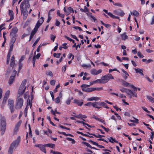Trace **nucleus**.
Listing matches in <instances>:
<instances>
[{
	"label": "nucleus",
	"instance_id": "nucleus-1",
	"mask_svg": "<svg viewBox=\"0 0 154 154\" xmlns=\"http://www.w3.org/2000/svg\"><path fill=\"white\" fill-rule=\"evenodd\" d=\"M6 129V121L5 118L0 114V131L1 135L5 133Z\"/></svg>",
	"mask_w": 154,
	"mask_h": 154
},
{
	"label": "nucleus",
	"instance_id": "nucleus-2",
	"mask_svg": "<svg viewBox=\"0 0 154 154\" xmlns=\"http://www.w3.org/2000/svg\"><path fill=\"white\" fill-rule=\"evenodd\" d=\"M20 141V136H18L16 140L11 144L8 150L9 154H12L14 148L18 146Z\"/></svg>",
	"mask_w": 154,
	"mask_h": 154
},
{
	"label": "nucleus",
	"instance_id": "nucleus-3",
	"mask_svg": "<svg viewBox=\"0 0 154 154\" xmlns=\"http://www.w3.org/2000/svg\"><path fill=\"white\" fill-rule=\"evenodd\" d=\"M20 95H17L15 102V108L17 109H20L23 106L24 100Z\"/></svg>",
	"mask_w": 154,
	"mask_h": 154
},
{
	"label": "nucleus",
	"instance_id": "nucleus-4",
	"mask_svg": "<svg viewBox=\"0 0 154 154\" xmlns=\"http://www.w3.org/2000/svg\"><path fill=\"white\" fill-rule=\"evenodd\" d=\"M26 80L25 79L23 80L20 87L19 89V91L18 92V94L17 95H22L25 92V89L26 88V86L25 87L26 84Z\"/></svg>",
	"mask_w": 154,
	"mask_h": 154
},
{
	"label": "nucleus",
	"instance_id": "nucleus-5",
	"mask_svg": "<svg viewBox=\"0 0 154 154\" xmlns=\"http://www.w3.org/2000/svg\"><path fill=\"white\" fill-rule=\"evenodd\" d=\"M90 84L88 85L86 84H83L81 85V88H82V90L84 91H85L87 92H91L94 91L93 88H88V87L90 86V85H92Z\"/></svg>",
	"mask_w": 154,
	"mask_h": 154
},
{
	"label": "nucleus",
	"instance_id": "nucleus-6",
	"mask_svg": "<svg viewBox=\"0 0 154 154\" xmlns=\"http://www.w3.org/2000/svg\"><path fill=\"white\" fill-rule=\"evenodd\" d=\"M106 103L103 102H93V107L99 109L101 108L102 106H104Z\"/></svg>",
	"mask_w": 154,
	"mask_h": 154
},
{
	"label": "nucleus",
	"instance_id": "nucleus-7",
	"mask_svg": "<svg viewBox=\"0 0 154 154\" xmlns=\"http://www.w3.org/2000/svg\"><path fill=\"white\" fill-rule=\"evenodd\" d=\"M25 5V8H28L30 7L29 1L28 0H24L20 5V8L21 12L23 11V6Z\"/></svg>",
	"mask_w": 154,
	"mask_h": 154
},
{
	"label": "nucleus",
	"instance_id": "nucleus-8",
	"mask_svg": "<svg viewBox=\"0 0 154 154\" xmlns=\"http://www.w3.org/2000/svg\"><path fill=\"white\" fill-rule=\"evenodd\" d=\"M103 83H107L110 79H113V77L110 74H108L102 77Z\"/></svg>",
	"mask_w": 154,
	"mask_h": 154
},
{
	"label": "nucleus",
	"instance_id": "nucleus-9",
	"mask_svg": "<svg viewBox=\"0 0 154 154\" xmlns=\"http://www.w3.org/2000/svg\"><path fill=\"white\" fill-rule=\"evenodd\" d=\"M8 102V105L10 108L11 112L12 113H13L14 111V101L13 100L9 99Z\"/></svg>",
	"mask_w": 154,
	"mask_h": 154
},
{
	"label": "nucleus",
	"instance_id": "nucleus-10",
	"mask_svg": "<svg viewBox=\"0 0 154 154\" xmlns=\"http://www.w3.org/2000/svg\"><path fill=\"white\" fill-rule=\"evenodd\" d=\"M126 93L130 96V97L131 98L132 97H137V93L135 92H133L132 91L128 89V90L126 91Z\"/></svg>",
	"mask_w": 154,
	"mask_h": 154
},
{
	"label": "nucleus",
	"instance_id": "nucleus-11",
	"mask_svg": "<svg viewBox=\"0 0 154 154\" xmlns=\"http://www.w3.org/2000/svg\"><path fill=\"white\" fill-rule=\"evenodd\" d=\"M35 146L36 147H38L40 150L45 153H46V151L45 149V147L46 146L42 144H37L35 145Z\"/></svg>",
	"mask_w": 154,
	"mask_h": 154
},
{
	"label": "nucleus",
	"instance_id": "nucleus-12",
	"mask_svg": "<svg viewBox=\"0 0 154 154\" xmlns=\"http://www.w3.org/2000/svg\"><path fill=\"white\" fill-rule=\"evenodd\" d=\"M18 29L16 27L13 28L11 30L10 33V35L11 36H16V34L17 32Z\"/></svg>",
	"mask_w": 154,
	"mask_h": 154
},
{
	"label": "nucleus",
	"instance_id": "nucleus-13",
	"mask_svg": "<svg viewBox=\"0 0 154 154\" xmlns=\"http://www.w3.org/2000/svg\"><path fill=\"white\" fill-rule=\"evenodd\" d=\"M22 123L21 121H20L15 125V128L14 130V133L16 134L19 130V128Z\"/></svg>",
	"mask_w": 154,
	"mask_h": 154
},
{
	"label": "nucleus",
	"instance_id": "nucleus-14",
	"mask_svg": "<svg viewBox=\"0 0 154 154\" xmlns=\"http://www.w3.org/2000/svg\"><path fill=\"white\" fill-rule=\"evenodd\" d=\"M102 71V70L101 69H100L97 71L95 69H93L91 70V73L93 75H96L101 73Z\"/></svg>",
	"mask_w": 154,
	"mask_h": 154
},
{
	"label": "nucleus",
	"instance_id": "nucleus-15",
	"mask_svg": "<svg viewBox=\"0 0 154 154\" xmlns=\"http://www.w3.org/2000/svg\"><path fill=\"white\" fill-rule=\"evenodd\" d=\"M44 21V18L43 17H41L37 21L35 26L37 28H39L43 22Z\"/></svg>",
	"mask_w": 154,
	"mask_h": 154
},
{
	"label": "nucleus",
	"instance_id": "nucleus-16",
	"mask_svg": "<svg viewBox=\"0 0 154 154\" xmlns=\"http://www.w3.org/2000/svg\"><path fill=\"white\" fill-rule=\"evenodd\" d=\"M74 102L79 106H81L83 103V100H79L75 99L74 100Z\"/></svg>",
	"mask_w": 154,
	"mask_h": 154
},
{
	"label": "nucleus",
	"instance_id": "nucleus-17",
	"mask_svg": "<svg viewBox=\"0 0 154 154\" xmlns=\"http://www.w3.org/2000/svg\"><path fill=\"white\" fill-rule=\"evenodd\" d=\"M9 15L10 16V20H7V22L12 20L14 19V13L13 11L9 10Z\"/></svg>",
	"mask_w": 154,
	"mask_h": 154
},
{
	"label": "nucleus",
	"instance_id": "nucleus-18",
	"mask_svg": "<svg viewBox=\"0 0 154 154\" xmlns=\"http://www.w3.org/2000/svg\"><path fill=\"white\" fill-rule=\"evenodd\" d=\"M103 82L102 80V78L101 79H97L95 81H93L91 83V85H93L94 84L96 83H99L100 84H103Z\"/></svg>",
	"mask_w": 154,
	"mask_h": 154
},
{
	"label": "nucleus",
	"instance_id": "nucleus-19",
	"mask_svg": "<svg viewBox=\"0 0 154 154\" xmlns=\"http://www.w3.org/2000/svg\"><path fill=\"white\" fill-rule=\"evenodd\" d=\"M15 57L14 55H13L11 58V60L10 66L11 67H14L15 65Z\"/></svg>",
	"mask_w": 154,
	"mask_h": 154
},
{
	"label": "nucleus",
	"instance_id": "nucleus-20",
	"mask_svg": "<svg viewBox=\"0 0 154 154\" xmlns=\"http://www.w3.org/2000/svg\"><path fill=\"white\" fill-rule=\"evenodd\" d=\"M99 99V98L96 97H91L88 99V100L90 101L93 100L97 101Z\"/></svg>",
	"mask_w": 154,
	"mask_h": 154
},
{
	"label": "nucleus",
	"instance_id": "nucleus-21",
	"mask_svg": "<svg viewBox=\"0 0 154 154\" xmlns=\"http://www.w3.org/2000/svg\"><path fill=\"white\" fill-rule=\"evenodd\" d=\"M135 70L136 71V72H138L139 73L140 75H143V70L140 69H135Z\"/></svg>",
	"mask_w": 154,
	"mask_h": 154
},
{
	"label": "nucleus",
	"instance_id": "nucleus-22",
	"mask_svg": "<svg viewBox=\"0 0 154 154\" xmlns=\"http://www.w3.org/2000/svg\"><path fill=\"white\" fill-rule=\"evenodd\" d=\"M14 76H10V79L9 80V84L11 85L12 84L13 81L14 80Z\"/></svg>",
	"mask_w": 154,
	"mask_h": 154
},
{
	"label": "nucleus",
	"instance_id": "nucleus-23",
	"mask_svg": "<svg viewBox=\"0 0 154 154\" xmlns=\"http://www.w3.org/2000/svg\"><path fill=\"white\" fill-rule=\"evenodd\" d=\"M12 37L11 38V39L10 43L12 44H14V43L15 42L16 38V37L17 36H11Z\"/></svg>",
	"mask_w": 154,
	"mask_h": 154
},
{
	"label": "nucleus",
	"instance_id": "nucleus-24",
	"mask_svg": "<svg viewBox=\"0 0 154 154\" xmlns=\"http://www.w3.org/2000/svg\"><path fill=\"white\" fill-rule=\"evenodd\" d=\"M131 14H133L134 16L137 17H138L139 15V13L136 10L134 11L133 12H131Z\"/></svg>",
	"mask_w": 154,
	"mask_h": 154
},
{
	"label": "nucleus",
	"instance_id": "nucleus-25",
	"mask_svg": "<svg viewBox=\"0 0 154 154\" xmlns=\"http://www.w3.org/2000/svg\"><path fill=\"white\" fill-rule=\"evenodd\" d=\"M121 38L122 40H125L127 39L128 37V36L126 35V33H125L121 35Z\"/></svg>",
	"mask_w": 154,
	"mask_h": 154
},
{
	"label": "nucleus",
	"instance_id": "nucleus-26",
	"mask_svg": "<svg viewBox=\"0 0 154 154\" xmlns=\"http://www.w3.org/2000/svg\"><path fill=\"white\" fill-rule=\"evenodd\" d=\"M147 98L152 103H154V98L150 96H147Z\"/></svg>",
	"mask_w": 154,
	"mask_h": 154
},
{
	"label": "nucleus",
	"instance_id": "nucleus-27",
	"mask_svg": "<svg viewBox=\"0 0 154 154\" xmlns=\"http://www.w3.org/2000/svg\"><path fill=\"white\" fill-rule=\"evenodd\" d=\"M68 14H67V15L69 14H70V13L71 12L73 13L74 12L73 9L71 7H69L68 8Z\"/></svg>",
	"mask_w": 154,
	"mask_h": 154
},
{
	"label": "nucleus",
	"instance_id": "nucleus-28",
	"mask_svg": "<svg viewBox=\"0 0 154 154\" xmlns=\"http://www.w3.org/2000/svg\"><path fill=\"white\" fill-rule=\"evenodd\" d=\"M39 28H37L36 26H35V27L34 29L32 30L31 33L35 35V33L37 31L38 29Z\"/></svg>",
	"mask_w": 154,
	"mask_h": 154
},
{
	"label": "nucleus",
	"instance_id": "nucleus-29",
	"mask_svg": "<svg viewBox=\"0 0 154 154\" xmlns=\"http://www.w3.org/2000/svg\"><path fill=\"white\" fill-rule=\"evenodd\" d=\"M109 15L113 18H116L117 19H119V17H118L115 16L111 13H109Z\"/></svg>",
	"mask_w": 154,
	"mask_h": 154
},
{
	"label": "nucleus",
	"instance_id": "nucleus-30",
	"mask_svg": "<svg viewBox=\"0 0 154 154\" xmlns=\"http://www.w3.org/2000/svg\"><path fill=\"white\" fill-rule=\"evenodd\" d=\"M61 55V54L60 53H58L57 54V53H54V54H53V56H54V57H56L57 58H59L60 57Z\"/></svg>",
	"mask_w": 154,
	"mask_h": 154
},
{
	"label": "nucleus",
	"instance_id": "nucleus-31",
	"mask_svg": "<svg viewBox=\"0 0 154 154\" xmlns=\"http://www.w3.org/2000/svg\"><path fill=\"white\" fill-rule=\"evenodd\" d=\"M122 83L123 85L126 87L128 86L129 84L128 82L123 80H122Z\"/></svg>",
	"mask_w": 154,
	"mask_h": 154
},
{
	"label": "nucleus",
	"instance_id": "nucleus-32",
	"mask_svg": "<svg viewBox=\"0 0 154 154\" xmlns=\"http://www.w3.org/2000/svg\"><path fill=\"white\" fill-rule=\"evenodd\" d=\"M5 25V23L1 24L0 26V33L1 34V32L2 30L5 29V27L4 26Z\"/></svg>",
	"mask_w": 154,
	"mask_h": 154
},
{
	"label": "nucleus",
	"instance_id": "nucleus-33",
	"mask_svg": "<svg viewBox=\"0 0 154 154\" xmlns=\"http://www.w3.org/2000/svg\"><path fill=\"white\" fill-rule=\"evenodd\" d=\"M46 146H47L48 147H49L51 148H53L54 146H55L54 144H53L52 143H48L47 144H46L45 145Z\"/></svg>",
	"mask_w": 154,
	"mask_h": 154
},
{
	"label": "nucleus",
	"instance_id": "nucleus-34",
	"mask_svg": "<svg viewBox=\"0 0 154 154\" xmlns=\"http://www.w3.org/2000/svg\"><path fill=\"white\" fill-rule=\"evenodd\" d=\"M93 102H89L87 103L86 104H85L84 105L86 106H93Z\"/></svg>",
	"mask_w": 154,
	"mask_h": 154
},
{
	"label": "nucleus",
	"instance_id": "nucleus-35",
	"mask_svg": "<svg viewBox=\"0 0 154 154\" xmlns=\"http://www.w3.org/2000/svg\"><path fill=\"white\" fill-rule=\"evenodd\" d=\"M133 118L135 119V120H130V121L131 122H134V123H137H137H139V120H138V119H136L134 117H133Z\"/></svg>",
	"mask_w": 154,
	"mask_h": 154
},
{
	"label": "nucleus",
	"instance_id": "nucleus-36",
	"mask_svg": "<svg viewBox=\"0 0 154 154\" xmlns=\"http://www.w3.org/2000/svg\"><path fill=\"white\" fill-rule=\"evenodd\" d=\"M22 12L23 13V16L24 18L26 19L28 15V12Z\"/></svg>",
	"mask_w": 154,
	"mask_h": 154
},
{
	"label": "nucleus",
	"instance_id": "nucleus-37",
	"mask_svg": "<svg viewBox=\"0 0 154 154\" xmlns=\"http://www.w3.org/2000/svg\"><path fill=\"white\" fill-rule=\"evenodd\" d=\"M88 141L89 143H91L93 145H95L96 146H97V145H98V143H97L96 142H94L91 140H88Z\"/></svg>",
	"mask_w": 154,
	"mask_h": 154
},
{
	"label": "nucleus",
	"instance_id": "nucleus-38",
	"mask_svg": "<svg viewBox=\"0 0 154 154\" xmlns=\"http://www.w3.org/2000/svg\"><path fill=\"white\" fill-rule=\"evenodd\" d=\"M14 44L10 43V48L9 51H13V48Z\"/></svg>",
	"mask_w": 154,
	"mask_h": 154
},
{
	"label": "nucleus",
	"instance_id": "nucleus-39",
	"mask_svg": "<svg viewBox=\"0 0 154 154\" xmlns=\"http://www.w3.org/2000/svg\"><path fill=\"white\" fill-rule=\"evenodd\" d=\"M44 134H47V135L49 136V134H51L52 133V131L49 129H48V131H44Z\"/></svg>",
	"mask_w": 154,
	"mask_h": 154
},
{
	"label": "nucleus",
	"instance_id": "nucleus-40",
	"mask_svg": "<svg viewBox=\"0 0 154 154\" xmlns=\"http://www.w3.org/2000/svg\"><path fill=\"white\" fill-rule=\"evenodd\" d=\"M108 139L109 142L112 143H113L114 141V140H115V139H114L112 137L108 138Z\"/></svg>",
	"mask_w": 154,
	"mask_h": 154
},
{
	"label": "nucleus",
	"instance_id": "nucleus-41",
	"mask_svg": "<svg viewBox=\"0 0 154 154\" xmlns=\"http://www.w3.org/2000/svg\"><path fill=\"white\" fill-rule=\"evenodd\" d=\"M93 89L94 91L95 90H97V91H100L103 90V88L102 87H100V88H93Z\"/></svg>",
	"mask_w": 154,
	"mask_h": 154
},
{
	"label": "nucleus",
	"instance_id": "nucleus-42",
	"mask_svg": "<svg viewBox=\"0 0 154 154\" xmlns=\"http://www.w3.org/2000/svg\"><path fill=\"white\" fill-rule=\"evenodd\" d=\"M19 69H18V73L20 71V70L21 69L22 67V64L21 63V62H19Z\"/></svg>",
	"mask_w": 154,
	"mask_h": 154
},
{
	"label": "nucleus",
	"instance_id": "nucleus-43",
	"mask_svg": "<svg viewBox=\"0 0 154 154\" xmlns=\"http://www.w3.org/2000/svg\"><path fill=\"white\" fill-rule=\"evenodd\" d=\"M73 99V98H69L66 101V103L68 104L69 105L70 104V102L71 101V100H72Z\"/></svg>",
	"mask_w": 154,
	"mask_h": 154
},
{
	"label": "nucleus",
	"instance_id": "nucleus-44",
	"mask_svg": "<svg viewBox=\"0 0 154 154\" xmlns=\"http://www.w3.org/2000/svg\"><path fill=\"white\" fill-rule=\"evenodd\" d=\"M40 39V37H39L38 38H37V39L35 41V42L33 44L32 46H35L36 45L38 42L39 41Z\"/></svg>",
	"mask_w": 154,
	"mask_h": 154
},
{
	"label": "nucleus",
	"instance_id": "nucleus-45",
	"mask_svg": "<svg viewBox=\"0 0 154 154\" xmlns=\"http://www.w3.org/2000/svg\"><path fill=\"white\" fill-rule=\"evenodd\" d=\"M137 55L141 58H143L144 57L143 55L141 54L140 52H138L137 54Z\"/></svg>",
	"mask_w": 154,
	"mask_h": 154
},
{
	"label": "nucleus",
	"instance_id": "nucleus-46",
	"mask_svg": "<svg viewBox=\"0 0 154 154\" xmlns=\"http://www.w3.org/2000/svg\"><path fill=\"white\" fill-rule=\"evenodd\" d=\"M10 94V91H8L5 94L4 97L8 98Z\"/></svg>",
	"mask_w": 154,
	"mask_h": 154
},
{
	"label": "nucleus",
	"instance_id": "nucleus-47",
	"mask_svg": "<svg viewBox=\"0 0 154 154\" xmlns=\"http://www.w3.org/2000/svg\"><path fill=\"white\" fill-rule=\"evenodd\" d=\"M119 12L120 10H116L114 11L113 13L115 14L119 15Z\"/></svg>",
	"mask_w": 154,
	"mask_h": 154
},
{
	"label": "nucleus",
	"instance_id": "nucleus-48",
	"mask_svg": "<svg viewBox=\"0 0 154 154\" xmlns=\"http://www.w3.org/2000/svg\"><path fill=\"white\" fill-rule=\"evenodd\" d=\"M124 14H125L124 13L122 10H120V12H119V15H120L122 17L124 16Z\"/></svg>",
	"mask_w": 154,
	"mask_h": 154
},
{
	"label": "nucleus",
	"instance_id": "nucleus-49",
	"mask_svg": "<svg viewBox=\"0 0 154 154\" xmlns=\"http://www.w3.org/2000/svg\"><path fill=\"white\" fill-rule=\"evenodd\" d=\"M55 102L57 103H58L60 102V97H58L56 98L55 100Z\"/></svg>",
	"mask_w": 154,
	"mask_h": 154
},
{
	"label": "nucleus",
	"instance_id": "nucleus-50",
	"mask_svg": "<svg viewBox=\"0 0 154 154\" xmlns=\"http://www.w3.org/2000/svg\"><path fill=\"white\" fill-rule=\"evenodd\" d=\"M114 5L117 6L119 7H122V4L119 3H114L113 4Z\"/></svg>",
	"mask_w": 154,
	"mask_h": 154
},
{
	"label": "nucleus",
	"instance_id": "nucleus-51",
	"mask_svg": "<svg viewBox=\"0 0 154 154\" xmlns=\"http://www.w3.org/2000/svg\"><path fill=\"white\" fill-rule=\"evenodd\" d=\"M74 116L78 119H82V114H80L77 116Z\"/></svg>",
	"mask_w": 154,
	"mask_h": 154
},
{
	"label": "nucleus",
	"instance_id": "nucleus-52",
	"mask_svg": "<svg viewBox=\"0 0 154 154\" xmlns=\"http://www.w3.org/2000/svg\"><path fill=\"white\" fill-rule=\"evenodd\" d=\"M67 43H64L62 45L63 47H62V48L65 49H67L68 48V47L66 46L67 45Z\"/></svg>",
	"mask_w": 154,
	"mask_h": 154
},
{
	"label": "nucleus",
	"instance_id": "nucleus-53",
	"mask_svg": "<svg viewBox=\"0 0 154 154\" xmlns=\"http://www.w3.org/2000/svg\"><path fill=\"white\" fill-rule=\"evenodd\" d=\"M55 81L54 80H52L50 82V84L51 85H55Z\"/></svg>",
	"mask_w": 154,
	"mask_h": 154
},
{
	"label": "nucleus",
	"instance_id": "nucleus-54",
	"mask_svg": "<svg viewBox=\"0 0 154 154\" xmlns=\"http://www.w3.org/2000/svg\"><path fill=\"white\" fill-rule=\"evenodd\" d=\"M83 143L84 144L87 146L89 147L90 148L91 147V146L89 143L86 142H84Z\"/></svg>",
	"mask_w": 154,
	"mask_h": 154
},
{
	"label": "nucleus",
	"instance_id": "nucleus-55",
	"mask_svg": "<svg viewBox=\"0 0 154 154\" xmlns=\"http://www.w3.org/2000/svg\"><path fill=\"white\" fill-rule=\"evenodd\" d=\"M50 94L51 95V97H52V99L53 100V101H54V95L53 94V92L52 91H51L50 92Z\"/></svg>",
	"mask_w": 154,
	"mask_h": 154
},
{
	"label": "nucleus",
	"instance_id": "nucleus-56",
	"mask_svg": "<svg viewBox=\"0 0 154 154\" xmlns=\"http://www.w3.org/2000/svg\"><path fill=\"white\" fill-rule=\"evenodd\" d=\"M131 87L133 88L134 89V90L135 91H137V88L136 87H135L134 86L132 85H130Z\"/></svg>",
	"mask_w": 154,
	"mask_h": 154
},
{
	"label": "nucleus",
	"instance_id": "nucleus-57",
	"mask_svg": "<svg viewBox=\"0 0 154 154\" xmlns=\"http://www.w3.org/2000/svg\"><path fill=\"white\" fill-rule=\"evenodd\" d=\"M50 14H49V13H48V18L47 20V22L49 23V21H50V20L51 19V17L50 16Z\"/></svg>",
	"mask_w": 154,
	"mask_h": 154
},
{
	"label": "nucleus",
	"instance_id": "nucleus-58",
	"mask_svg": "<svg viewBox=\"0 0 154 154\" xmlns=\"http://www.w3.org/2000/svg\"><path fill=\"white\" fill-rule=\"evenodd\" d=\"M128 90V89L125 88H123L122 89H120V91H122V92H125L126 93V91Z\"/></svg>",
	"mask_w": 154,
	"mask_h": 154
},
{
	"label": "nucleus",
	"instance_id": "nucleus-59",
	"mask_svg": "<svg viewBox=\"0 0 154 154\" xmlns=\"http://www.w3.org/2000/svg\"><path fill=\"white\" fill-rule=\"evenodd\" d=\"M60 22L59 21H58L57 20H56V23H55V25L57 26H59L60 25Z\"/></svg>",
	"mask_w": 154,
	"mask_h": 154
},
{
	"label": "nucleus",
	"instance_id": "nucleus-60",
	"mask_svg": "<svg viewBox=\"0 0 154 154\" xmlns=\"http://www.w3.org/2000/svg\"><path fill=\"white\" fill-rule=\"evenodd\" d=\"M151 134L150 135V138L152 140L154 137V132L152 131L151 133Z\"/></svg>",
	"mask_w": 154,
	"mask_h": 154
},
{
	"label": "nucleus",
	"instance_id": "nucleus-61",
	"mask_svg": "<svg viewBox=\"0 0 154 154\" xmlns=\"http://www.w3.org/2000/svg\"><path fill=\"white\" fill-rule=\"evenodd\" d=\"M8 98L7 97H4V98L3 100V102H2L4 104L6 103Z\"/></svg>",
	"mask_w": 154,
	"mask_h": 154
},
{
	"label": "nucleus",
	"instance_id": "nucleus-62",
	"mask_svg": "<svg viewBox=\"0 0 154 154\" xmlns=\"http://www.w3.org/2000/svg\"><path fill=\"white\" fill-rule=\"evenodd\" d=\"M97 120L98 121H100V122H102V123H104V124H105V122L104 120H103L102 119H100L99 118Z\"/></svg>",
	"mask_w": 154,
	"mask_h": 154
},
{
	"label": "nucleus",
	"instance_id": "nucleus-63",
	"mask_svg": "<svg viewBox=\"0 0 154 154\" xmlns=\"http://www.w3.org/2000/svg\"><path fill=\"white\" fill-rule=\"evenodd\" d=\"M119 97L122 98H125L126 97V96L123 94H120L119 96Z\"/></svg>",
	"mask_w": 154,
	"mask_h": 154
},
{
	"label": "nucleus",
	"instance_id": "nucleus-64",
	"mask_svg": "<svg viewBox=\"0 0 154 154\" xmlns=\"http://www.w3.org/2000/svg\"><path fill=\"white\" fill-rule=\"evenodd\" d=\"M24 58L25 57L24 56H22L20 59L19 60V62H21L24 60Z\"/></svg>",
	"mask_w": 154,
	"mask_h": 154
}]
</instances>
